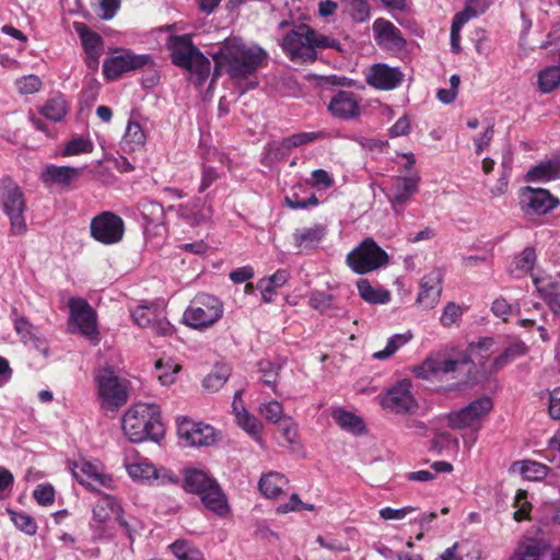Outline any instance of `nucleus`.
Instances as JSON below:
<instances>
[{
	"label": "nucleus",
	"mask_w": 560,
	"mask_h": 560,
	"mask_svg": "<svg viewBox=\"0 0 560 560\" xmlns=\"http://www.w3.org/2000/svg\"><path fill=\"white\" fill-rule=\"evenodd\" d=\"M213 58V80L219 75L220 69H224L233 80H243L261 67L268 54L258 45L247 46L241 39L232 38L223 43Z\"/></svg>",
	"instance_id": "1"
},
{
	"label": "nucleus",
	"mask_w": 560,
	"mask_h": 560,
	"mask_svg": "<svg viewBox=\"0 0 560 560\" xmlns=\"http://www.w3.org/2000/svg\"><path fill=\"white\" fill-rule=\"evenodd\" d=\"M121 427L125 435L133 443L152 440L158 442L164 435L159 406L135 404L124 415Z\"/></svg>",
	"instance_id": "2"
},
{
	"label": "nucleus",
	"mask_w": 560,
	"mask_h": 560,
	"mask_svg": "<svg viewBox=\"0 0 560 560\" xmlns=\"http://www.w3.org/2000/svg\"><path fill=\"white\" fill-rule=\"evenodd\" d=\"M165 45L173 65L187 70L197 85L203 84L210 74L211 62L194 45L191 35H170Z\"/></svg>",
	"instance_id": "3"
},
{
	"label": "nucleus",
	"mask_w": 560,
	"mask_h": 560,
	"mask_svg": "<svg viewBox=\"0 0 560 560\" xmlns=\"http://www.w3.org/2000/svg\"><path fill=\"white\" fill-rule=\"evenodd\" d=\"M183 488L186 492L198 495L202 504L217 515L223 516L229 513L228 499L220 485L205 470L186 468Z\"/></svg>",
	"instance_id": "4"
},
{
	"label": "nucleus",
	"mask_w": 560,
	"mask_h": 560,
	"mask_svg": "<svg viewBox=\"0 0 560 560\" xmlns=\"http://www.w3.org/2000/svg\"><path fill=\"white\" fill-rule=\"evenodd\" d=\"M223 315V303L214 295L197 294L183 315V322L198 330L214 325Z\"/></svg>",
	"instance_id": "5"
},
{
	"label": "nucleus",
	"mask_w": 560,
	"mask_h": 560,
	"mask_svg": "<svg viewBox=\"0 0 560 560\" xmlns=\"http://www.w3.org/2000/svg\"><path fill=\"white\" fill-rule=\"evenodd\" d=\"M101 407L116 411L128 400V382L119 377L112 368L100 369L95 374Z\"/></svg>",
	"instance_id": "6"
},
{
	"label": "nucleus",
	"mask_w": 560,
	"mask_h": 560,
	"mask_svg": "<svg viewBox=\"0 0 560 560\" xmlns=\"http://www.w3.org/2000/svg\"><path fill=\"white\" fill-rule=\"evenodd\" d=\"M347 264L354 272L363 275L386 266L388 255L368 237L347 255Z\"/></svg>",
	"instance_id": "7"
},
{
	"label": "nucleus",
	"mask_w": 560,
	"mask_h": 560,
	"mask_svg": "<svg viewBox=\"0 0 560 560\" xmlns=\"http://www.w3.org/2000/svg\"><path fill=\"white\" fill-rule=\"evenodd\" d=\"M0 198L3 211L10 218L12 233L23 234L26 231L24 219L26 205L21 188L10 178H4L1 182Z\"/></svg>",
	"instance_id": "8"
},
{
	"label": "nucleus",
	"mask_w": 560,
	"mask_h": 560,
	"mask_svg": "<svg viewBox=\"0 0 560 560\" xmlns=\"http://www.w3.org/2000/svg\"><path fill=\"white\" fill-rule=\"evenodd\" d=\"M311 37L312 27L301 23L288 31L281 40V47L292 61L314 62L317 55L314 52Z\"/></svg>",
	"instance_id": "9"
},
{
	"label": "nucleus",
	"mask_w": 560,
	"mask_h": 560,
	"mask_svg": "<svg viewBox=\"0 0 560 560\" xmlns=\"http://www.w3.org/2000/svg\"><path fill=\"white\" fill-rule=\"evenodd\" d=\"M469 362L470 359L467 354H460L453 359L445 353L436 352L429 355L420 365L415 366L412 372L416 377L429 381L448 373H455Z\"/></svg>",
	"instance_id": "10"
},
{
	"label": "nucleus",
	"mask_w": 560,
	"mask_h": 560,
	"mask_svg": "<svg viewBox=\"0 0 560 560\" xmlns=\"http://www.w3.org/2000/svg\"><path fill=\"white\" fill-rule=\"evenodd\" d=\"M492 407L491 398L480 397L464 408L448 412L446 415L447 424L454 430L472 428L477 431L481 418L489 413Z\"/></svg>",
	"instance_id": "11"
},
{
	"label": "nucleus",
	"mask_w": 560,
	"mask_h": 560,
	"mask_svg": "<svg viewBox=\"0 0 560 560\" xmlns=\"http://www.w3.org/2000/svg\"><path fill=\"white\" fill-rule=\"evenodd\" d=\"M70 322L75 325L78 331L92 342H98L97 314L82 298L69 300Z\"/></svg>",
	"instance_id": "12"
},
{
	"label": "nucleus",
	"mask_w": 560,
	"mask_h": 560,
	"mask_svg": "<svg viewBox=\"0 0 560 560\" xmlns=\"http://www.w3.org/2000/svg\"><path fill=\"white\" fill-rule=\"evenodd\" d=\"M153 67L154 61L150 55H136L127 50L120 55L106 58L103 63V73L107 79L116 80L125 72Z\"/></svg>",
	"instance_id": "13"
},
{
	"label": "nucleus",
	"mask_w": 560,
	"mask_h": 560,
	"mask_svg": "<svg viewBox=\"0 0 560 560\" xmlns=\"http://www.w3.org/2000/svg\"><path fill=\"white\" fill-rule=\"evenodd\" d=\"M90 230L94 240L110 245L122 238L125 224L119 215L105 211L92 219Z\"/></svg>",
	"instance_id": "14"
},
{
	"label": "nucleus",
	"mask_w": 560,
	"mask_h": 560,
	"mask_svg": "<svg viewBox=\"0 0 560 560\" xmlns=\"http://www.w3.org/2000/svg\"><path fill=\"white\" fill-rule=\"evenodd\" d=\"M520 205L526 214L544 215L556 209L560 200L548 189L526 186L521 190Z\"/></svg>",
	"instance_id": "15"
},
{
	"label": "nucleus",
	"mask_w": 560,
	"mask_h": 560,
	"mask_svg": "<svg viewBox=\"0 0 560 560\" xmlns=\"http://www.w3.org/2000/svg\"><path fill=\"white\" fill-rule=\"evenodd\" d=\"M419 182L420 177L417 173L394 178L386 197L396 215L404 212L410 198L418 192Z\"/></svg>",
	"instance_id": "16"
},
{
	"label": "nucleus",
	"mask_w": 560,
	"mask_h": 560,
	"mask_svg": "<svg viewBox=\"0 0 560 560\" xmlns=\"http://www.w3.org/2000/svg\"><path fill=\"white\" fill-rule=\"evenodd\" d=\"M125 467L133 480L148 483L156 482L159 486L178 482V478L171 470L156 468L147 458H139L137 462L127 463Z\"/></svg>",
	"instance_id": "17"
},
{
	"label": "nucleus",
	"mask_w": 560,
	"mask_h": 560,
	"mask_svg": "<svg viewBox=\"0 0 560 560\" xmlns=\"http://www.w3.org/2000/svg\"><path fill=\"white\" fill-rule=\"evenodd\" d=\"M382 406L395 413H413L418 404L411 394V383L408 380L398 382L382 398Z\"/></svg>",
	"instance_id": "18"
},
{
	"label": "nucleus",
	"mask_w": 560,
	"mask_h": 560,
	"mask_svg": "<svg viewBox=\"0 0 560 560\" xmlns=\"http://www.w3.org/2000/svg\"><path fill=\"white\" fill-rule=\"evenodd\" d=\"M177 433L188 446H209L214 442V429L184 417L177 419Z\"/></svg>",
	"instance_id": "19"
},
{
	"label": "nucleus",
	"mask_w": 560,
	"mask_h": 560,
	"mask_svg": "<svg viewBox=\"0 0 560 560\" xmlns=\"http://www.w3.org/2000/svg\"><path fill=\"white\" fill-rule=\"evenodd\" d=\"M404 74L396 67H389L386 63H376L372 66L366 74L369 85L389 91L396 89L402 82Z\"/></svg>",
	"instance_id": "20"
},
{
	"label": "nucleus",
	"mask_w": 560,
	"mask_h": 560,
	"mask_svg": "<svg viewBox=\"0 0 560 560\" xmlns=\"http://www.w3.org/2000/svg\"><path fill=\"white\" fill-rule=\"evenodd\" d=\"M373 33L376 43L387 50L399 51L406 46L400 30L385 19L374 21Z\"/></svg>",
	"instance_id": "21"
},
{
	"label": "nucleus",
	"mask_w": 560,
	"mask_h": 560,
	"mask_svg": "<svg viewBox=\"0 0 560 560\" xmlns=\"http://www.w3.org/2000/svg\"><path fill=\"white\" fill-rule=\"evenodd\" d=\"M442 292V273L440 270H432L425 275L420 282L417 303L424 308H433L440 300Z\"/></svg>",
	"instance_id": "22"
},
{
	"label": "nucleus",
	"mask_w": 560,
	"mask_h": 560,
	"mask_svg": "<svg viewBox=\"0 0 560 560\" xmlns=\"http://www.w3.org/2000/svg\"><path fill=\"white\" fill-rule=\"evenodd\" d=\"M73 477L84 487L94 489V483L106 486L109 479L101 474L97 468L85 460L74 462L71 466Z\"/></svg>",
	"instance_id": "23"
},
{
	"label": "nucleus",
	"mask_w": 560,
	"mask_h": 560,
	"mask_svg": "<svg viewBox=\"0 0 560 560\" xmlns=\"http://www.w3.org/2000/svg\"><path fill=\"white\" fill-rule=\"evenodd\" d=\"M334 117L351 119L359 116V105L353 93L340 91L334 96L328 106Z\"/></svg>",
	"instance_id": "24"
},
{
	"label": "nucleus",
	"mask_w": 560,
	"mask_h": 560,
	"mask_svg": "<svg viewBox=\"0 0 560 560\" xmlns=\"http://www.w3.org/2000/svg\"><path fill=\"white\" fill-rule=\"evenodd\" d=\"M212 210L200 198L177 207V214L190 225H198L210 219Z\"/></svg>",
	"instance_id": "25"
},
{
	"label": "nucleus",
	"mask_w": 560,
	"mask_h": 560,
	"mask_svg": "<svg viewBox=\"0 0 560 560\" xmlns=\"http://www.w3.org/2000/svg\"><path fill=\"white\" fill-rule=\"evenodd\" d=\"M80 175V170L72 166H56L48 164L40 173V179L46 185L68 186Z\"/></svg>",
	"instance_id": "26"
},
{
	"label": "nucleus",
	"mask_w": 560,
	"mask_h": 560,
	"mask_svg": "<svg viewBox=\"0 0 560 560\" xmlns=\"http://www.w3.org/2000/svg\"><path fill=\"white\" fill-rule=\"evenodd\" d=\"M560 178V158H553L529 168L526 173V182H550Z\"/></svg>",
	"instance_id": "27"
},
{
	"label": "nucleus",
	"mask_w": 560,
	"mask_h": 560,
	"mask_svg": "<svg viewBox=\"0 0 560 560\" xmlns=\"http://www.w3.org/2000/svg\"><path fill=\"white\" fill-rule=\"evenodd\" d=\"M319 132H300L282 139L280 142L269 144L270 151L275 152L276 158L285 155L292 148L313 142L320 138Z\"/></svg>",
	"instance_id": "28"
},
{
	"label": "nucleus",
	"mask_w": 560,
	"mask_h": 560,
	"mask_svg": "<svg viewBox=\"0 0 560 560\" xmlns=\"http://www.w3.org/2000/svg\"><path fill=\"white\" fill-rule=\"evenodd\" d=\"M548 544L542 539L526 538L515 549L511 560H539Z\"/></svg>",
	"instance_id": "29"
},
{
	"label": "nucleus",
	"mask_w": 560,
	"mask_h": 560,
	"mask_svg": "<svg viewBox=\"0 0 560 560\" xmlns=\"http://www.w3.org/2000/svg\"><path fill=\"white\" fill-rule=\"evenodd\" d=\"M288 479L279 472H269L259 480V490L266 498L276 499L284 493Z\"/></svg>",
	"instance_id": "30"
},
{
	"label": "nucleus",
	"mask_w": 560,
	"mask_h": 560,
	"mask_svg": "<svg viewBox=\"0 0 560 560\" xmlns=\"http://www.w3.org/2000/svg\"><path fill=\"white\" fill-rule=\"evenodd\" d=\"M289 279V272L284 269L276 271L268 278L261 279L257 287L261 292V299L265 303H270L276 295L278 288H281L287 283Z\"/></svg>",
	"instance_id": "31"
},
{
	"label": "nucleus",
	"mask_w": 560,
	"mask_h": 560,
	"mask_svg": "<svg viewBox=\"0 0 560 560\" xmlns=\"http://www.w3.org/2000/svg\"><path fill=\"white\" fill-rule=\"evenodd\" d=\"M324 236L325 228L320 224H315L311 228L296 230L293 234V240L296 247L308 249L317 246Z\"/></svg>",
	"instance_id": "32"
},
{
	"label": "nucleus",
	"mask_w": 560,
	"mask_h": 560,
	"mask_svg": "<svg viewBox=\"0 0 560 560\" xmlns=\"http://www.w3.org/2000/svg\"><path fill=\"white\" fill-rule=\"evenodd\" d=\"M14 329L24 342L32 341L38 350L47 355L48 349L45 346V342L37 337L39 335L37 334L36 328L24 316H18L14 318Z\"/></svg>",
	"instance_id": "33"
},
{
	"label": "nucleus",
	"mask_w": 560,
	"mask_h": 560,
	"mask_svg": "<svg viewBox=\"0 0 560 560\" xmlns=\"http://www.w3.org/2000/svg\"><path fill=\"white\" fill-rule=\"evenodd\" d=\"M242 395V390H237L235 394H234V400H233V404H232V407H233V411L235 413V418H236V421H237V424L240 427H242L247 433H249L250 435H257L260 431V422L258 421L257 418H255L254 416L249 415L247 412V410L245 409V407H241V409H238L237 405H236V399Z\"/></svg>",
	"instance_id": "34"
},
{
	"label": "nucleus",
	"mask_w": 560,
	"mask_h": 560,
	"mask_svg": "<svg viewBox=\"0 0 560 560\" xmlns=\"http://www.w3.org/2000/svg\"><path fill=\"white\" fill-rule=\"evenodd\" d=\"M331 416L340 428L353 434H360L365 429L362 419L350 411L338 408Z\"/></svg>",
	"instance_id": "35"
},
{
	"label": "nucleus",
	"mask_w": 560,
	"mask_h": 560,
	"mask_svg": "<svg viewBox=\"0 0 560 560\" xmlns=\"http://www.w3.org/2000/svg\"><path fill=\"white\" fill-rule=\"evenodd\" d=\"M120 512L121 508L117 504L116 499L112 495L104 494L93 508V518L98 523H104L110 517V514L118 516Z\"/></svg>",
	"instance_id": "36"
},
{
	"label": "nucleus",
	"mask_w": 560,
	"mask_h": 560,
	"mask_svg": "<svg viewBox=\"0 0 560 560\" xmlns=\"http://www.w3.org/2000/svg\"><path fill=\"white\" fill-rule=\"evenodd\" d=\"M360 296L371 304H386L390 300V293L387 290L375 289L366 279H361L357 283Z\"/></svg>",
	"instance_id": "37"
},
{
	"label": "nucleus",
	"mask_w": 560,
	"mask_h": 560,
	"mask_svg": "<svg viewBox=\"0 0 560 560\" xmlns=\"http://www.w3.org/2000/svg\"><path fill=\"white\" fill-rule=\"evenodd\" d=\"M68 113V104L63 96L49 98L40 108V114L55 122L61 121Z\"/></svg>",
	"instance_id": "38"
},
{
	"label": "nucleus",
	"mask_w": 560,
	"mask_h": 560,
	"mask_svg": "<svg viewBox=\"0 0 560 560\" xmlns=\"http://www.w3.org/2000/svg\"><path fill=\"white\" fill-rule=\"evenodd\" d=\"M231 376V369L228 365H215L203 378L202 386L211 393L218 392Z\"/></svg>",
	"instance_id": "39"
},
{
	"label": "nucleus",
	"mask_w": 560,
	"mask_h": 560,
	"mask_svg": "<svg viewBox=\"0 0 560 560\" xmlns=\"http://www.w3.org/2000/svg\"><path fill=\"white\" fill-rule=\"evenodd\" d=\"M145 143V136L139 122L129 121L122 138L124 150L135 151Z\"/></svg>",
	"instance_id": "40"
},
{
	"label": "nucleus",
	"mask_w": 560,
	"mask_h": 560,
	"mask_svg": "<svg viewBox=\"0 0 560 560\" xmlns=\"http://www.w3.org/2000/svg\"><path fill=\"white\" fill-rule=\"evenodd\" d=\"M139 210L148 224L158 226L164 223V208L158 201L142 200L139 203Z\"/></svg>",
	"instance_id": "41"
},
{
	"label": "nucleus",
	"mask_w": 560,
	"mask_h": 560,
	"mask_svg": "<svg viewBox=\"0 0 560 560\" xmlns=\"http://www.w3.org/2000/svg\"><path fill=\"white\" fill-rule=\"evenodd\" d=\"M538 89L550 93L560 85V66H549L538 72Z\"/></svg>",
	"instance_id": "42"
},
{
	"label": "nucleus",
	"mask_w": 560,
	"mask_h": 560,
	"mask_svg": "<svg viewBox=\"0 0 560 560\" xmlns=\"http://www.w3.org/2000/svg\"><path fill=\"white\" fill-rule=\"evenodd\" d=\"M458 440L448 432H438L430 442L429 450L436 455H443L444 452H454L458 450Z\"/></svg>",
	"instance_id": "43"
},
{
	"label": "nucleus",
	"mask_w": 560,
	"mask_h": 560,
	"mask_svg": "<svg viewBox=\"0 0 560 560\" xmlns=\"http://www.w3.org/2000/svg\"><path fill=\"white\" fill-rule=\"evenodd\" d=\"M528 352V347L523 341L512 342L505 348L502 354L494 359L493 365L495 370H500L514 360L525 355Z\"/></svg>",
	"instance_id": "44"
},
{
	"label": "nucleus",
	"mask_w": 560,
	"mask_h": 560,
	"mask_svg": "<svg viewBox=\"0 0 560 560\" xmlns=\"http://www.w3.org/2000/svg\"><path fill=\"white\" fill-rule=\"evenodd\" d=\"M73 27L80 36L84 51L102 50V37L97 33L81 22H74Z\"/></svg>",
	"instance_id": "45"
},
{
	"label": "nucleus",
	"mask_w": 560,
	"mask_h": 560,
	"mask_svg": "<svg viewBox=\"0 0 560 560\" xmlns=\"http://www.w3.org/2000/svg\"><path fill=\"white\" fill-rule=\"evenodd\" d=\"M303 185L299 184L292 188V191L285 196L284 202L291 209H306L318 205V199L315 194H311L307 198H302L299 194L303 190Z\"/></svg>",
	"instance_id": "46"
},
{
	"label": "nucleus",
	"mask_w": 560,
	"mask_h": 560,
	"mask_svg": "<svg viewBox=\"0 0 560 560\" xmlns=\"http://www.w3.org/2000/svg\"><path fill=\"white\" fill-rule=\"evenodd\" d=\"M512 158L509 153L503 155L501 162V176L498 179L495 186L491 188L492 196L499 197L508 191L509 179L512 173Z\"/></svg>",
	"instance_id": "47"
},
{
	"label": "nucleus",
	"mask_w": 560,
	"mask_h": 560,
	"mask_svg": "<svg viewBox=\"0 0 560 560\" xmlns=\"http://www.w3.org/2000/svg\"><path fill=\"white\" fill-rule=\"evenodd\" d=\"M10 514L11 521L13 524L26 535L33 536L37 533V523L36 521L25 512H15L13 510H8Z\"/></svg>",
	"instance_id": "48"
},
{
	"label": "nucleus",
	"mask_w": 560,
	"mask_h": 560,
	"mask_svg": "<svg viewBox=\"0 0 560 560\" xmlns=\"http://www.w3.org/2000/svg\"><path fill=\"white\" fill-rule=\"evenodd\" d=\"M411 339V335L398 334L392 336L383 350H380L373 354L376 360H385L393 355L401 346L407 343Z\"/></svg>",
	"instance_id": "49"
},
{
	"label": "nucleus",
	"mask_w": 560,
	"mask_h": 560,
	"mask_svg": "<svg viewBox=\"0 0 560 560\" xmlns=\"http://www.w3.org/2000/svg\"><path fill=\"white\" fill-rule=\"evenodd\" d=\"M311 43L314 49V52L317 55V50L323 49H335L337 51H342L341 44L338 39L332 36L322 34L314 28H312V37Z\"/></svg>",
	"instance_id": "50"
},
{
	"label": "nucleus",
	"mask_w": 560,
	"mask_h": 560,
	"mask_svg": "<svg viewBox=\"0 0 560 560\" xmlns=\"http://www.w3.org/2000/svg\"><path fill=\"white\" fill-rule=\"evenodd\" d=\"M520 464L521 474L528 480H541L547 476L549 470L546 465L533 460H523Z\"/></svg>",
	"instance_id": "51"
},
{
	"label": "nucleus",
	"mask_w": 560,
	"mask_h": 560,
	"mask_svg": "<svg viewBox=\"0 0 560 560\" xmlns=\"http://www.w3.org/2000/svg\"><path fill=\"white\" fill-rule=\"evenodd\" d=\"M159 313L153 306L140 305L133 310L132 318L139 327L150 328Z\"/></svg>",
	"instance_id": "52"
},
{
	"label": "nucleus",
	"mask_w": 560,
	"mask_h": 560,
	"mask_svg": "<svg viewBox=\"0 0 560 560\" xmlns=\"http://www.w3.org/2000/svg\"><path fill=\"white\" fill-rule=\"evenodd\" d=\"M93 151V143L90 139L82 137L71 139L62 150V155H77L81 153H90Z\"/></svg>",
	"instance_id": "53"
},
{
	"label": "nucleus",
	"mask_w": 560,
	"mask_h": 560,
	"mask_svg": "<svg viewBox=\"0 0 560 560\" xmlns=\"http://www.w3.org/2000/svg\"><path fill=\"white\" fill-rule=\"evenodd\" d=\"M470 19H472V18L464 12H458L453 19L452 27H451V45H452V49L454 52H458L460 50V47H459L460 28Z\"/></svg>",
	"instance_id": "54"
},
{
	"label": "nucleus",
	"mask_w": 560,
	"mask_h": 560,
	"mask_svg": "<svg viewBox=\"0 0 560 560\" xmlns=\"http://www.w3.org/2000/svg\"><path fill=\"white\" fill-rule=\"evenodd\" d=\"M348 11L353 21L362 23L370 19V5L366 0H347Z\"/></svg>",
	"instance_id": "55"
},
{
	"label": "nucleus",
	"mask_w": 560,
	"mask_h": 560,
	"mask_svg": "<svg viewBox=\"0 0 560 560\" xmlns=\"http://www.w3.org/2000/svg\"><path fill=\"white\" fill-rule=\"evenodd\" d=\"M117 522L119 526L122 528L125 535L130 540V545H132L135 540V535L143 529L141 521H139L136 517L126 518L121 511L117 516Z\"/></svg>",
	"instance_id": "56"
},
{
	"label": "nucleus",
	"mask_w": 560,
	"mask_h": 560,
	"mask_svg": "<svg viewBox=\"0 0 560 560\" xmlns=\"http://www.w3.org/2000/svg\"><path fill=\"white\" fill-rule=\"evenodd\" d=\"M260 412L268 421L273 423L284 421V418H287L283 415L282 404H280L277 400H270L268 402L262 404L260 406Z\"/></svg>",
	"instance_id": "57"
},
{
	"label": "nucleus",
	"mask_w": 560,
	"mask_h": 560,
	"mask_svg": "<svg viewBox=\"0 0 560 560\" xmlns=\"http://www.w3.org/2000/svg\"><path fill=\"white\" fill-rule=\"evenodd\" d=\"M259 370L262 374L264 384L271 388H276V385L278 383L280 365L269 361H261L259 363Z\"/></svg>",
	"instance_id": "58"
},
{
	"label": "nucleus",
	"mask_w": 560,
	"mask_h": 560,
	"mask_svg": "<svg viewBox=\"0 0 560 560\" xmlns=\"http://www.w3.org/2000/svg\"><path fill=\"white\" fill-rule=\"evenodd\" d=\"M92 5L96 8L97 14L103 20H110L120 5V0H91Z\"/></svg>",
	"instance_id": "59"
},
{
	"label": "nucleus",
	"mask_w": 560,
	"mask_h": 560,
	"mask_svg": "<svg viewBox=\"0 0 560 560\" xmlns=\"http://www.w3.org/2000/svg\"><path fill=\"white\" fill-rule=\"evenodd\" d=\"M463 315V308L454 302H448L440 317V323L444 327H450L457 323Z\"/></svg>",
	"instance_id": "60"
},
{
	"label": "nucleus",
	"mask_w": 560,
	"mask_h": 560,
	"mask_svg": "<svg viewBox=\"0 0 560 560\" xmlns=\"http://www.w3.org/2000/svg\"><path fill=\"white\" fill-rule=\"evenodd\" d=\"M536 261V253L533 247H526L515 257V268L524 273L533 270Z\"/></svg>",
	"instance_id": "61"
},
{
	"label": "nucleus",
	"mask_w": 560,
	"mask_h": 560,
	"mask_svg": "<svg viewBox=\"0 0 560 560\" xmlns=\"http://www.w3.org/2000/svg\"><path fill=\"white\" fill-rule=\"evenodd\" d=\"M15 84L20 93L33 94L40 89L42 81L38 77L30 74L18 79Z\"/></svg>",
	"instance_id": "62"
},
{
	"label": "nucleus",
	"mask_w": 560,
	"mask_h": 560,
	"mask_svg": "<svg viewBox=\"0 0 560 560\" xmlns=\"http://www.w3.org/2000/svg\"><path fill=\"white\" fill-rule=\"evenodd\" d=\"M33 497L39 505H51L55 501V489L51 485H38L33 491Z\"/></svg>",
	"instance_id": "63"
},
{
	"label": "nucleus",
	"mask_w": 560,
	"mask_h": 560,
	"mask_svg": "<svg viewBox=\"0 0 560 560\" xmlns=\"http://www.w3.org/2000/svg\"><path fill=\"white\" fill-rule=\"evenodd\" d=\"M310 305L316 311L325 312L332 305V295L322 291H314L310 295Z\"/></svg>",
	"instance_id": "64"
}]
</instances>
